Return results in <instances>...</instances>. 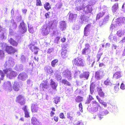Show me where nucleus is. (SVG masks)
Returning <instances> with one entry per match:
<instances>
[{
	"label": "nucleus",
	"mask_w": 125,
	"mask_h": 125,
	"mask_svg": "<svg viewBox=\"0 0 125 125\" xmlns=\"http://www.w3.org/2000/svg\"><path fill=\"white\" fill-rule=\"evenodd\" d=\"M5 74L6 75L7 78L10 79H12L16 76V73L11 68H7L3 69V72L0 70V74L1 77V78H0V83H1L0 80H3L4 79Z\"/></svg>",
	"instance_id": "obj_1"
},
{
	"label": "nucleus",
	"mask_w": 125,
	"mask_h": 125,
	"mask_svg": "<svg viewBox=\"0 0 125 125\" xmlns=\"http://www.w3.org/2000/svg\"><path fill=\"white\" fill-rule=\"evenodd\" d=\"M1 49H4L8 54H14L17 52V50L11 46H9L6 43L3 44L1 46Z\"/></svg>",
	"instance_id": "obj_2"
},
{
	"label": "nucleus",
	"mask_w": 125,
	"mask_h": 125,
	"mask_svg": "<svg viewBox=\"0 0 125 125\" xmlns=\"http://www.w3.org/2000/svg\"><path fill=\"white\" fill-rule=\"evenodd\" d=\"M53 24V23L50 24V23L46 24L42 26L41 30V33L43 36H46L49 34L50 29L53 28L52 27Z\"/></svg>",
	"instance_id": "obj_3"
},
{
	"label": "nucleus",
	"mask_w": 125,
	"mask_h": 125,
	"mask_svg": "<svg viewBox=\"0 0 125 125\" xmlns=\"http://www.w3.org/2000/svg\"><path fill=\"white\" fill-rule=\"evenodd\" d=\"M73 65L79 67H83L85 65V62L84 60L81 58L77 57L74 59L72 60Z\"/></svg>",
	"instance_id": "obj_4"
},
{
	"label": "nucleus",
	"mask_w": 125,
	"mask_h": 125,
	"mask_svg": "<svg viewBox=\"0 0 125 125\" xmlns=\"http://www.w3.org/2000/svg\"><path fill=\"white\" fill-rule=\"evenodd\" d=\"M15 102L21 105H23L25 103V99L22 95L19 94L16 97Z\"/></svg>",
	"instance_id": "obj_5"
},
{
	"label": "nucleus",
	"mask_w": 125,
	"mask_h": 125,
	"mask_svg": "<svg viewBox=\"0 0 125 125\" xmlns=\"http://www.w3.org/2000/svg\"><path fill=\"white\" fill-rule=\"evenodd\" d=\"M19 32L21 34H23L26 32L27 28L26 25L23 21L21 22L19 26Z\"/></svg>",
	"instance_id": "obj_6"
},
{
	"label": "nucleus",
	"mask_w": 125,
	"mask_h": 125,
	"mask_svg": "<svg viewBox=\"0 0 125 125\" xmlns=\"http://www.w3.org/2000/svg\"><path fill=\"white\" fill-rule=\"evenodd\" d=\"M85 47L82 51V54L83 55H88L91 52V50L90 49V46L88 43L85 44Z\"/></svg>",
	"instance_id": "obj_7"
},
{
	"label": "nucleus",
	"mask_w": 125,
	"mask_h": 125,
	"mask_svg": "<svg viewBox=\"0 0 125 125\" xmlns=\"http://www.w3.org/2000/svg\"><path fill=\"white\" fill-rule=\"evenodd\" d=\"M116 26H120L122 24L125 23V17H121L117 18L116 21Z\"/></svg>",
	"instance_id": "obj_8"
},
{
	"label": "nucleus",
	"mask_w": 125,
	"mask_h": 125,
	"mask_svg": "<svg viewBox=\"0 0 125 125\" xmlns=\"http://www.w3.org/2000/svg\"><path fill=\"white\" fill-rule=\"evenodd\" d=\"M103 72L99 70L96 71L95 73V78L97 80H100L104 76Z\"/></svg>",
	"instance_id": "obj_9"
},
{
	"label": "nucleus",
	"mask_w": 125,
	"mask_h": 125,
	"mask_svg": "<svg viewBox=\"0 0 125 125\" xmlns=\"http://www.w3.org/2000/svg\"><path fill=\"white\" fill-rule=\"evenodd\" d=\"M28 47L29 49L32 52H34L35 54H37L38 53L39 49L38 48L35 46L34 44H33L31 43L30 44Z\"/></svg>",
	"instance_id": "obj_10"
},
{
	"label": "nucleus",
	"mask_w": 125,
	"mask_h": 125,
	"mask_svg": "<svg viewBox=\"0 0 125 125\" xmlns=\"http://www.w3.org/2000/svg\"><path fill=\"white\" fill-rule=\"evenodd\" d=\"M20 87L19 84L18 82H14L13 85V88L15 91L16 92L19 91L20 90Z\"/></svg>",
	"instance_id": "obj_11"
},
{
	"label": "nucleus",
	"mask_w": 125,
	"mask_h": 125,
	"mask_svg": "<svg viewBox=\"0 0 125 125\" xmlns=\"http://www.w3.org/2000/svg\"><path fill=\"white\" fill-rule=\"evenodd\" d=\"M8 42L11 45L14 47H17L18 44V42L12 38L9 39Z\"/></svg>",
	"instance_id": "obj_12"
},
{
	"label": "nucleus",
	"mask_w": 125,
	"mask_h": 125,
	"mask_svg": "<svg viewBox=\"0 0 125 125\" xmlns=\"http://www.w3.org/2000/svg\"><path fill=\"white\" fill-rule=\"evenodd\" d=\"M97 91L98 95L101 97H104L105 96V94L103 91L101 87H97Z\"/></svg>",
	"instance_id": "obj_13"
},
{
	"label": "nucleus",
	"mask_w": 125,
	"mask_h": 125,
	"mask_svg": "<svg viewBox=\"0 0 125 125\" xmlns=\"http://www.w3.org/2000/svg\"><path fill=\"white\" fill-rule=\"evenodd\" d=\"M18 77L20 79L24 80L27 78V75L25 73H22L19 75Z\"/></svg>",
	"instance_id": "obj_14"
},
{
	"label": "nucleus",
	"mask_w": 125,
	"mask_h": 125,
	"mask_svg": "<svg viewBox=\"0 0 125 125\" xmlns=\"http://www.w3.org/2000/svg\"><path fill=\"white\" fill-rule=\"evenodd\" d=\"M31 123L33 125H39V121L35 117H33L31 119Z\"/></svg>",
	"instance_id": "obj_15"
},
{
	"label": "nucleus",
	"mask_w": 125,
	"mask_h": 125,
	"mask_svg": "<svg viewBox=\"0 0 125 125\" xmlns=\"http://www.w3.org/2000/svg\"><path fill=\"white\" fill-rule=\"evenodd\" d=\"M119 8L118 3H115L112 7V10L113 12L114 13L116 12Z\"/></svg>",
	"instance_id": "obj_16"
},
{
	"label": "nucleus",
	"mask_w": 125,
	"mask_h": 125,
	"mask_svg": "<svg viewBox=\"0 0 125 125\" xmlns=\"http://www.w3.org/2000/svg\"><path fill=\"white\" fill-rule=\"evenodd\" d=\"M38 107L36 104H32L31 106V111L32 113L37 112Z\"/></svg>",
	"instance_id": "obj_17"
},
{
	"label": "nucleus",
	"mask_w": 125,
	"mask_h": 125,
	"mask_svg": "<svg viewBox=\"0 0 125 125\" xmlns=\"http://www.w3.org/2000/svg\"><path fill=\"white\" fill-rule=\"evenodd\" d=\"M105 12L101 11L100 12L98 13L97 14L96 17V20H97L100 19V18H102L105 14Z\"/></svg>",
	"instance_id": "obj_18"
},
{
	"label": "nucleus",
	"mask_w": 125,
	"mask_h": 125,
	"mask_svg": "<svg viewBox=\"0 0 125 125\" xmlns=\"http://www.w3.org/2000/svg\"><path fill=\"white\" fill-rule=\"evenodd\" d=\"M69 20L70 21H72L77 17V14H73L72 13H69Z\"/></svg>",
	"instance_id": "obj_19"
},
{
	"label": "nucleus",
	"mask_w": 125,
	"mask_h": 125,
	"mask_svg": "<svg viewBox=\"0 0 125 125\" xmlns=\"http://www.w3.org/2000/svg\"><path fill=\"white\" fill-rule=\"evenodd\" d=\"M121 76V72L120 71L117 72L113 75V78L115 79L119 78Z\"/></svg>",
	"instance_id": "obj_20"
},
{
	"label": "nucleus",
	"mask_w": 125,
	"mask_h": 125,
	"mask_svg": "<svg viewBox=\"0 0 125 125\" xmlns=\"http://www.w3.org/2000/svg\"><path fill=\"white\" fill-rule=\"evenodd\" d=\"M91 23L88 24L84 28V35L85 36H88L87 32L88 31L87 30L89 29L91 26Z\"/></svg>",
	"instance_id": "obj_21"
},
{
	"label": "nucleus",
	"mask_w": 125,
	"mask_h": 125,
	"mask_svg": "<svg viewBox=\"0 0 125 125\" xmlns=\"http://www.w3.org/2000/svg\"><path fill=\"white\" fill-rule=\"evenodd\" d=\"M95 87V85L94 83H92L90 85V92L91 94H93L94 92V90Z\"/></svg>",
	"instance_id": "obj_22"
},
{
	"label": "nucleus",
	"mask_w": 125,
	"mask_h": 125,
	"mask_svg": "<svg viewBox=\"0 0 125 125\" xmlns=\"http://www.w3.org/2000/svg\"><path fill=\"white\" fill-rule=\"evenodd\" d=\"M109 17V16L108 15L105 16L103 19L102 22L101 24H100V26L104 25L108 21Z\"/></svg>",
	"instance_id": "obj_23"
},
{
	"label": "nucleus",
	"mask_w": 125,
	"mask_h": 125,
	"mask_svg": "<svg viewBox=\"0 0 125 125\" xmlns=\"http://www.w3.org/2000/svg\"><path fill=\"white\" fill-rule=\"evenodd\" d=\"M50 85L51 86L52 88L54 89H56L57 86V84L55 83L52 79H51Z\"/></svg>",
	"instance_id": "obj_24"
},
{
	"label": "nucleus",
	"mask_w": 125,
	"mask_h": 125,
	"mask_svg": "<svg viewBox=\"0 0 125 125\" xmlns=\"http://www.w3.org/2000/svg\"><path fill=\"white\" fill-rule=\"evenodd\" d=\"M89 75L88 73L86 72L84 73L83 74H81L80 75V76L81 78H85L86 79H87Z\"/></svg>",
	"instance_id": "obj_25"
},
{
	"label": "nucleus",
	"mask_w": 125,
	"mask_h": 125,
	"mask_svg": "<svg viewBox=\"0 0 125 125\" xmlns=\"http://www.w3.org/2000/svg\"><path fill=\"white\" fill-rule=\"evenodd\" d=\"M104 83L106 85H111L112 84V83L109 78H107L106 80L104 81Z\"/></svg>",
	"instance_id": "obj_26"
},
{
	"label": "nucleus",
	"mask_w": 125,
	"mask_h": 125,
	"mask_svg": "<svg viewBox=\"0 0 125 125\" xmlns=\"http://www.w3.org/2000/svg\"><path fill=\"white\" fill-rule=\"evenodd\" d=\"M61 29L62 31H63L66 29V25L65 21H62V23L60 24Z\"/></svg>",
	"instance_id": "obj_27"
},
{
	"label": "nucleus",
	"mask_w": 125,
	"mask_h": 125,
	"mask_svg": "<svg viewBox=\"0 0 125 125\" xmlns=\"http://www.w3.org/2000/svg\"><path fill=\"white\" fill-rule=\"evenodd\" d=\"M44 6L45 9L47 11L49 10L51 8L49 3L48 2H46L44 4Z\"/></svg>",
	"instance_id": "obj_28"
},
{
	"label": "nucleus",
	"mask_w": 125,
	"mask_h": 125,
	"mask_svg": "<svg viewBox=\"0 0 125 125\" xmlns=\"http://www.w3.org/2000/svg\"><path fill=\"white\" fill-rule=\"evenodd\" d=\"M75 100L76 102L79 103L83 101V97L80 96H78L76 98Z\"/></svg>",
	"instance_id": "obj_29"
},
{
	"label": "nucleus",
	"mask_w": 125,
	"mask_h": 125,
	"mask_svg": "<svg viewBox=\"0 0 125 125\" xmlns=\"http://www.w3.org/2000/svg\"><path fill=\"white\" fill-rule=\"evenodd\" d=\"M43 83H42L41 84L40 86L42 87L43 89L47 88L48 87L47 82L45 81H43Z\"/></svg>",
	"instance_id": "obj_30"
},
{
	"label": "nucleus",
	"mask_w": 125,
	"mask_h": 125,
	"mask_svg": "<svg viewBox=\"0 0 125 125\" xmlns=\"http://www.w3.org/2000/svg\"><path fill=\"white\" fill-rule=\"evenodd\" d=\"M94 99V98L92 96L90 95H89V97L87 99L85 103V104H89L91 102L92 100Z\"/></svg>",
	"instance_id": "obj_31"
},
{
	"label": "nucleus",
	"mask_w": 125,
	"mask_h": 125,
	"mask_svg": "<svg viewBox=\"0 0 125 125\" xmlns=\"http://www.w3.org/2000/svg\"><path fill=\"white\" fill-rule=\"evenodd\" d=\"M66 77H67L68 79H71L72 76L71 72L70 71H67L66 73L64 74Z\"/></svg>",
	"instance_id": "obj_32"
},
{
	"label": "nucleus",
	"mask_w": 125,
	"mask_h": 125,
	"mask_svg": "<svg viewBox=\"0 0 125 125\" xmlns=\"http://www.w3.org/2000/svg\"><path fill=\"white\" fill-rule=\"evenodd\" d=\"M58 62V59H54L52 60L51 62L52 66L53 67H55V65L57 64Z\"/></svg>",
	"instance_id": "obj_33"
},
{
	"label": "nucleus",
	"mask_w": 125,
	"mask_h": 125,
	"mask_svg": "<svg viewBox=\"0 0 125 125\" xmlns=\"http://www.w3.org/2000/svg\"><path fill=\"white\" fill-rule=\"evenodd\" d=\"M60 101V97L56 96L54 98V102L56 104H57Z\"/></svg>",
	"instance_id": "obj_34"
},
{
	"label": "nucleus",
	"mask_w": 125,
	"mask_h": 125,
	"mask_svg": "<svg viewBox=\"0 0 125 125\" xmlns=\"http://www.w3.org/2000/svg\"><path fill=\"white\" fill-rule=\"evenodd\" d=\"M5 56V53L3 51L0 50V59L4 58Z\"/></svg>",
	"instance_id": "obj_35"
},
{
	"label": "nucleus",
	"mask_w": 125,
	"mask_h": 125,
	"mask_svg": "<svg viewBox=\"0 0 125 125\" xmlns=\"http://www.w3.org/2000/svg\"><path fill=\"white\" fill-rule=\"evenodd\" d=\"M62 83H63L64 84H66V85L68 86H70L71 85L70 83L69 82L65 79H63L62 80Z\"/></svg>",
	"instance_id": "obj_36"
},
{
	"label": "nucleus",
	"mask_w": 125,
	"mask_h": 125,
	"mask_svg": "<svg viewBox=\"0 0 125 125\" xmlns=\"http://www.w3.org/2000/svg\"><path fill=\"white\" fill-rule=\"evenodd\" d=\"M6 86L8 88L10 89H12V87L10 82L9 81H8L6 83Z\"/></svg>",
	"instance_id": "obj_37"
},
{
	"label": "nucleus",
	"mask_w": 125,
	"mask_h": 125,
	"mask_svg": "<svg viewBox=\"0 0 125 125\" xmlns=\"http://www.w3.org/2000/svg\"><path fill=\"white\" fill-rule=\"evenodd\" d=\"M116 34L119 37H121L124 35L121 30H120L117 31Z\"/></svg>",
	"instance_id": "obj_38"
},
{
	"label": "nucleus",
	"mask_w": 125,
	"mask_h": 125,
	"mask_svg": "<svg viewBox=\"0 0 125 125\" xmlns=\"http://www.w3.org/2000/svg\"><path fill=\"white\" fill-rule=\"evenodd\" d=\"M67 51L66 50H64L62 52V56L63 58H65L67 56L66 55V54L67 53Z\"/></svg>",
	"instance_id": "obj_39"
},
{
	"label": "nucleus",
	"mask_w": 125,
	"mask_h": 125,
	"mask_svg": "<svg viewBox=\"0 0 125 125\" xmlns=\"http://www.w3.org/2000/svg\"><path fill=\"white\" fill-rule=\"evenodd\" d=\"M66 117L67 118L71 120L73 119V117L70 112L67 113V114Z\"/></svg>",
	"instance_id": "obj_40"
},
{
	"label": "nucleus",
	"mask_w": 125,
	"mask_h": 125,
	"mask_svg": "<svg viewBox=\"0 0 125 125\" xmlns=\"http://www.w3.org/2000/svg\"><path fill=\"white\" fill-rule=\"evenodd\" d=\"M36 5L37 6H42V4L40 0H36Z\"/></svg>",
	"instance_id": "obj_41"
},
{
	"label": "nucleus",
	"mask_w": 125,
	"mask_h": 125,
	"mask_svg": "<svg viewBox=\"0 0 125 125\" xmlns=\"http://www.w3.org/2000/svg\"><path fill=\"white\" fill-rule=\"evenodd\" d=\"M102 54V53H98L96 55V58L97 59V62H98L99 61Z\"/></svg>",
	"instance_id": "obj_42"
},
{
	"label": "nucleus",
	"mask_w": 125,
	"mask_h": 125,
	"mask_svg": "<svg viewBox=\"0 0 125 125\" xmlns=\"http://www.w3.org/2000/svg\"><path fill=\"white\" fill-rule=\"evenodd\" d=\"M24 114L25 117L28 118L30 117V113L28 110L24 112Z\"/></svg>",
	"instance_id": "obj_43"
},
{
	"label": "nucleus",
	"mask_w": 125,
	"mask_h": 125,
	"mask_svg": "<svg viewBox=\"0 0 125 125\" xmlns=\"http://www.w3.org/2000/svg\"><path fill=\"white\" fill-rule=\"evenodd\" d=\"M78 106L79 107V109L80 111L82 112H83V105L82 104V103H80L78 105Z\"/></svg>",
	"instance_id": "obj_44"
},
{
	"label": "nucleus",
	"mask_w": 125,
	"mask_h": 125,
	"mask_svg": "<svg viewBox=\"0 0 125 125\" xmlns=\"http://www.w3.org/2000/svg\"><path fill=\"white\" fill-rule=\"evenodd\" d=\"M119 89L118 86H116L114 87V91L115 93H116L118 92Z\"/></svg>",
	"instance_id": "obj_45"
},
{
	"label": "nucleus",
	"mask_w": 125,
	"mask_h": 125,
	"mask_svg": "<svg viewBox=\"0 0 125 125\" xmlns=\"http://www.w3.org/2000/svg\"><path fill=\"white\" fill-rule=\"evenodd\" d=\"M59 117L60 118L62 119L65 118V117L64 116L63 113H61L59 114Z\"/></svg>",
	"instance_id": "obj_46"
},
{
	"label": "nucleus",
	"mask_w": 125,
	"mask_h": 125,
	"mask_svg": "<svg viewBox=\"0 0 125 125\" xmlns=\"http://www.w3.org/2000/svg\"><path fill=\"white\" fill-rule=\"evenodd\" d=\"M74 125H83V124L81 121H78L77 123L74 124Z\"/></svg>",
	"instance_id": "obj_47"
},
{
	"label": "nucleus",
	"mask_w": 125,
	"mask_h": 125,
	"mask_svg": "<svg viewBox=\"0 0 125 125\" xmlns=\"http://www.w3.org/2000/svg\"><path fill=\"white\" fill-rule=\"evenodd\" d=\"M120 88L121 89L123 90L125 89V85L123 83H122L121 84Z\"/></svg>",
	"instance_id": "obj_48"
},
{
	"label": "nucleus",
	"mask_w": 125,
	"mask_h": 125,
	"mask_svg": "<svg viewBox=\"0 0 125 125\" xmlns=\"http://www.w3.org/2000/svg\"><path fill=\"white\" fill-rule=\"evenodd\" d=\"M86 11V12L87 13H90L91 12V9L89 7V6L87 7Z\"/></svg>",
	"instance_id": "obj_49"
},
{
	"label": "nucleus",
	"mask_w": 125,
	"mask_h": 125,
	"mask_svg": "<svg viewBox=\"0 0 125 125\" xmlns=\"http://www.w3.org/2000/svg\"><path fill=\"white\" fill-rule=\"evenodd\" d=\"M12 26L15 29H16L17 27V25L16 23L15 22H13L12 23Z\"/></svg>",
	"instance_id": "obj_50"
},
{
	"label": "nucleus",
	"mask_w": 125,
	"mask_h": 125,
	"mask_svg": "<svg viewBox=\"0 0 125 125\" xmlns=\"http://www.w3.org/2000/svg\"><path fill=\"white\" fill-rule=\"evenodd\" d=\"M27 105H25L22 108V109L24 111V112L28 111V110L27 109Z\"/></svg>",
	"instance_id": "obj_51"
},
{
	"label": "nucleus",
	"mask_w": 125,
	"mask_h": 125,
	"mask_svg": "<svg viewBox=\"0 0 125 125\" xmlns=\"http://www.w3.org/2000/svg\"><path fill=\"white\" fill-rule=\"evenodd\" d=\"M23 65L22 64H21L19 65V67L18 70L20 71H22L23 69Z\"/></svg>",
	"instance_id": "obj_52"
},
{
	"label": "nucleus",
	"mask_w": 125,
	"mask_h": 125,
	"mask_svg": "<svg viewBox=\"0 0 125 125\" xmlns=\"http://www.w3.org/2000/svg\"><path fill=\"white\" fill-rule=\"evenodd\" d=\"M48 13H47L45 14V16L46 18H47L49 17V14H50V12H48Z\"/></svg>",
	"instance_id": "obj_53"
},
{
	"label": "nucleus",
	"mask_w": 125,
	"mask_h": 125,
	"mask_svg": "<svg viewBox=\"0 0 125 125\" xmlns=\"http://www.w3.org/2000/svg\"><path fill=\"white\" fill-rule=\"evenodd\" d=\"M96 98L98 100L99 102L100 103V102H102L103 101L99 98L98 96H96Z\"/></svg>",
	"instance_id": "obj_54"
},
{
	"label": "nucleus",
	"mask_w": 125,
	"mask_h": 125,
	"mask_svg": "<svg viewBox=\"0 0 125 125\" xmlns=\"http://www.w3.org/2000/svg\"><path fill=\"white\" fill-rule=\"evenodd\" d=\"M54 120L56 122H57L58 121V116H55L53 117Z\"/></svg>",
	"instance_id": "obj_55"
},
{
	"label": "nucleus",
	"mask_w": 125,
	"mask_h": 125,
	"mask_svg": "<svg viewBox=\"0 0 125 125\" xmlns=\"http://www.w3.org/2000/svg\"><path fill=\"white\" fill-rule=\"evenodd\" d=\"M4 33H2L0 34V37L2 39H3L4 38Z\"/></svg>",
	"instance_id": "obj_56"
},
{
	"label": "nucleus",
	"mask_w": 125,
	"mask_h": 125,
	"mask_svg": "<svg viewBox=\"0 0 125 125\" xmlns=\"http://www.w3.org/2000/svg\"><path fill=\"white\" fill-rule=\"evenodd\" d=\"M29 31L30 33H32L33 32V29L32 28H29Z\"/></svg>",
	"instance_id": "obj_57"
},
{
	"label": "nucleus",
	"mask_w": 125,
	"mask_h": 125,
	"mask_svg": "<svg viewBox=\"0 0 125 125\" xmlns=\"http://www.w3.org/2000/svg\"><path fill=\"white\" fill-rule=\"evenodd\" d=\"M100 104L104 105L105 107L107 106V104L105 102L103 101L102 102H100Z\"/></svg>",
	"instance_id": "obj_58"
},
{
	"label": "nucleus",
	"mask_w": 125,
	"mask_h": 125,
	"mask_svg": "<svg viewBox=\"0 0 125 125\" xmlns=\"http://www.w3.org/2000/svg\"><path fill=\"white\" fill-rule=\"evenodd\" d=\"M55 114V113L54 112H53V111H51L50 113V115L51 117H52Z\"/></svg>",
	"instance_id": "obj_59"
},
{
	"label": "nucleus",
	"mask_w": 125,
	"mask_h": 125,
	"mask_svg": "<svg viewBox=\"0 0 125 125\" xmlns=\"http://www.w3.org/2000/svg\"><path fill=\"white\" fill-rule=\"evenodd\" d=\"M66 40V39L65 38H62L61 39V41L62 42H65V40Z\"/></svg>",
	"instance_id": "obj_60"
},
{
	"label": "nucleus",
	"mask_w": 125,
	"mask_h": 125,
	"mask_svg": "<svg viewBox=\"0 0 125 125\" xmlns=\"http://www.w3.org/2000/svg\"><path fill=\"white\" fill-rule=\"evenodd\" d=\"M7 62L10 64V65H11L12 63H13V62L12 60H9Z\"/></svg>",
	"instance_id": "obj_61"
},
{
	"label": "nucleus",
	"mask_w": 125,
	"mask_h": 125,
	"mask_svg": "<svg viewBox=\"0 0 125 125\" xmlns=\"http://www.w3.org/2000/svg\"><path fill=\"white\" fill-rule=\"evenodd\" d=\"M52 52V51L51 49H48L47 51V53H50Z\"/></svg>",
	"instance_id": "obj_62"
},
{
	"label": "nucleus",
	"mask_w": 125,
	"mask_h": 125,
	"mask_svg": "<svg viewBox=\"0 0 125 125\" xmlns=\"http://www.w3.org/2000/svg\"><path fill=\"white\" fill-rule=\"evenodd\" d=\"M99 65L100 67H102L104 66V65L103 63H100L99 64Z\"/></svg>",
	"instance_id": "obj_63"
},
{
	"label": "nucleus",
	"mask_w": 125,
	"mask_h": 125,
	"mask_svg": "<svg viewBox=\"0 0 125 125\" xmlns=\"http://www.w3.org/2000/svg\"><path fill=\"white\" fill-rule=\"evenodd\" d=\"M122 8L123 9H125V2L123 3V5L122 6Z\"/></svg>",
	"instance_id": "obj_64"
}]
</instances>
